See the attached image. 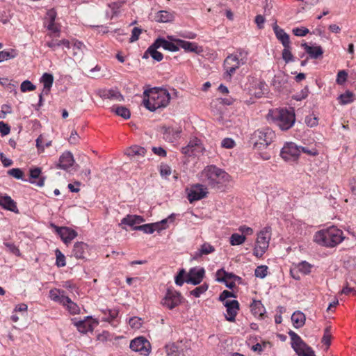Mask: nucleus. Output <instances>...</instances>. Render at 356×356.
I'll use <instances>...</instances> for the list:
<instances>
[{"label": "nucleus", "mask_w": 356, "mask_h": 356, "mask_svg": "<svg viewBox=\"0 0 356 356\" xmlns=\"http://www.w3.org/2000/svg\"><path fill=\"white\" fill-rule=\"evenodd\" d=\"M200 179L212 188L220 189L227 185L231 177L225 170L214 165H207L200 173Z\"/></svg>", "instance_id": "obj_1"}, {"label": "nucleus", "mask_w": 356, "mask_h": 356, "mask_svg": "<svg viewBox=\"0 0 356 356\" xmlns=\"http://www.w3.org/2000/svg\"><path fill=\"white\" fill-rule=\"evenodd\" d=\"M143 105L150 111L165 107L170 100V95L166 89L153 88L143 92Z\"/></svg>", "instance_id": "obj_2"}, {"label": "nucleus", "mask_w": 356, "mask_h": 356, "mask_svg": "<svg viewBox=\"0 0 356 356\" xmlns=\"http://www.w3.org/2000/svg\"><path fill=\"white\" fill-rule=\"evenodd\" d=\"M344 239L343 232L334 226L317 232L314 241L325 247L333 248L339 244Z\"/></svg>", "instance_id": "obj_3"}, {"label": "nucleus", "mask_w": 356, "mask_h": 356, "mask_svg": "<svg viewBox=\"0 0 356 356\" xmlns=\"http://www.w3.org/2000/svg\"><path fill=\"white\" fill-rule=\"evenodd\" d=\"M273 122L282 131L291 129L296 121L293 110L275 108L269 111L268 115Z\"/></svg>", "instance_id": "obj_4"}, {"label": "nucleus", "mask_w": 356, "mask_h": 356, "mask_svg": "<svg viewBox=\"0 0 356 356\" xmlns=\"http://www.w3.org/2000/svg\"><path fill=\"white\" fill-rule=\"evenodd\" d=\"M275 138V133L269 127H264L254 131L250 141L254 148L263 149L266 148Z\"/></svg>", "instance_id": "obj_5"}, {"label": "nucleus", "mask_w": 356, "mask_h": 356, "mask_svg": "<svg viewBox=\"0 0 356 356\" xmlns=\"http://www.w3.org/2000/svg\"><path fill=\"white\" fill-rule=\"evenodd\" d=\"M270 238V227H266L258 233L253 252V254L255 257L257 258H261L264 255V254L268 248Z\"/></svg>", "instance_id": "obj_6"}, {"label": "nucleus", "mask_w": 356, "mask_h": 356, "mask_svg": "<svg viewBox=\"0 0 356 356\" xmlns=\"http://www.w3.org/2000/svg\"><path fill=\"white\" fill-rule=\"evenodd\" d=\"M288 334L291 338V346L298 356H316L312 348L295 332L290 330Z\"/></svg>", "instance_id": "obj_7"}, {"label": "nucleus", "mask_w": 356, "mask_h": 356, "mask_svg": "<svg viewBox=\"0 0 356 356\" xmlns=\"http://www.w3.org/2000/svg\"><path fill=\"white\" fill-rule=\"evenodd\" d=\"M245 61L243 59H239L236 55L231 54L228 56L224 60L223 67L225 70L224 79L230 80L232 75L235 73L241 65H243Z\"/></svg>", "instance_id": "obj_8"}, {"label": "nucleus", "mask_w": 356, "mask_h": 356, "mask_svg": "<svg viewBox=\"0 0 356 356\" xmlns=\"http://www.w3.org/2000/svg\"><path fill=\"white\" fill-rule=\"evenodd\" d=\"M300 154V147L294 143H287L281 150L280 155L285 161H295Z\"/></svg>", "instance_id": "obj_9"}, {"label": "nucleus", "mask_w": 356, "mask_h": 356, "mask_svg": "<svg viewBox=\"0 0 356 356\" xmlns=\"http://www.w3.org/2000/svg\"><path fill=\"white\" fill-rule=\"evenodd\" d=\"M130 348L141 355L147 356L150 352V343L143 337H137L130 343Z\"/></svg>", "instance_id": "obj_10"}, {"label": "nucleus", "mask_w": 356, "mask_h": 356, "mask_svg": "<svg viewBox=\"0 0 356 356\" xmlns=\"http://www.w3.org/2000/svg\"><path fill=\"white\" fill-rule=\"evenodd\" d=\"M168 219L173 220L172 216H170L168 218L162 220L160 222L150 224H145L143 225H138L133 227L134 230L142 231L145 234H152L154 231H161L162 229H165L166 228L164 225H165L168 220Z\"/></svg>", "instance_id": "obj_11"}, {"label": "nucleus", "mask_w": 356, "mask_h": 356, "mask_svg": "<svg viewBox=\"0 0 356 356\" xmlns=\"http://www.w3.org/2000/svg\"><path fill=\"white\" fill-rule=\"evenodd\" d=\"M161 303L170 309H172L181 303V295L176 291L168 289Z\"/></svg>", "instance_id": "obj_12"}, {"label": "nucleus", "mask_w": 356, "mask_h": 356, "mask_svg": "<svg viewBox=\"0 0 356 356\" xmlns=\"http://www.w3.org/2000/svg\"><path fill=\"white\" fill-rule=\"evenodd\" d=\"M207 188L204 185L197 184L191 186L188 194V199L190 202L200 200L207 196Z\"/></svg>", "instance_id": "obj_13"}, {"label": "nucleus", "mask_w": 356, "mask_h": 356, "mask_svg": "<svg viewBox=\"0 0 356 356\" xmlns=\"http://www.w3.org/2000/svg\"><path fill=\"white\" fill-rule=\"evenodd\" d=\"M204 273L205 270L203 268L199 269L195 268H191L187 275L185 282L193 285H197L202 281Z\"/></svg>", "instance_id": "obj_14"}, {"label": "nucleus", "mask_w": 356, "mask_h": 356, "mask_svg": "<svg viewBox=\"0 0 356 356\" xmlns=\"http://www.w3.org/2000/svg\"><path fill=\"white\" fill-rule=\"evenodd\" d=\"M227 308V315L225 318L229 322H234L236 316L239 310V303L237 300H227L224 303Z\"/></svg>", "instance_id": "obj_15"}, {"label": "nucleus", "mask_w": 356, "mask_h": 356, "mask_svg": "<svg viewBox=\"0 0 356 356\" xmlns=\"http://www.w3.org/2000/svg\"><path fill=\"white\" fill-rule=\"evenodd\" d=\"M163 138L165 140L173 143L180 137L181 129L179 127H172L163 126L161 128Z\"/></svg>", "instance_id": "obj_16"}, {"label": "nucleus", "mask_w": 356, "mask_h": 356, "mask_svg": "<svg viewBox=\"0 0 356 356\" xmlns=\"http://www.w3.org/2000/svg\"><path fill=\"white\" fill-rule=\"evenodd\" d=\"M55 228L56 232L59 234L61 239L66 244L70 243L77 236V232L75 230L70 229L69 227H58L55 226Z\"/></svg>", "instance_id": "obj_17"}, {"label": "nucleus", "mask_w": 356, "mask_h": 356, "mask_svg": "<svg viewBox=\"0 0 356 356\" xmlns=\"http://www.w3.org/2000/svg\"><path fill=\"white\" fill-rule=\"evenodd\" d=\"M97 324V321L92 320L90 317H87L83 321H79L74 322V324L76 327L77 330L81 333H87L88 332H92L94 329V325Z\"/></svg>", "instance_id": "obj_18"}, {"label": "nucleus", "mask_w": 356, "mask_h": 356, "mask_svg": "<svg viewBox=\"0 0 356 356\" xmlns=\"http://www.w3.org/2000/svg\"><path fill=\"white\" fill-rule=\"evenodd\" d=\"M74 160L72 154L70 152H65L63 153L57 164V168L67 170L74 164Z\"/></svg>", "instance_id": "obj_19"}, {"label": "nucleus", "mask_w": 356, "mask_h": 356, "mask_svg": "<svg viewBox=\"0 0 356 356\" xmlns=\"http://www.w3.org/2000/svg\"><path fill=\"white\" fill-rule=\"evenodd\" d=\"M160 47V44L155 40L154 43L149 47L147 50L145 52L143 58H147L148 56L150 55L152 58L158 62L162 60L163 56V54L157 51V49Z\"/></svg>", "instance_id": "obj_20"}, {"label": "nucleus", "mask_w": 356, "mask_h": 356, "mask_svg": "<svg viewBox=\"0 0 356 356\" xmlns=\"http://www.w3.org/2000/svg\"><path fill=\"white\" fill-rule=\"evenodd\" d=\"M0 206L15 213H19L16 202L8 195L0 196Z\"/></svg>", "instance_id": "obj_21"}, {"label": "nucleus", "mask_w": 356, "mask_h": 356, "mask_svg": "<svg viewBox=\"0 0 356 356\" xmlns=\"http://www.w3.org/2000/svg\"><path fill=\"white\" fill-rule=\"evenodd\" d=\"M88 245L83 242H76L74 245L72 251V256L78 259H83L85 258V254L88 252Z\"/></svg>", "instance_id": "obj_22"}, {"label": "nucleus", "mask_w": 356, "mask_h": 356, "mask_svg": "<svg viewBox=\"0 0 356 356\" xmlns=\"http://www.w3.org/2000/svg\"><path fill=\"white\" fill-rule=\"evenodd\" d=\"M277 39L280 41L283 47H288L291 44L289 35L276 23L273 26Z\"/></svg>", "instance_id": "obj_23"}, {"label": "nucleus", "mask_w": 356, "mask_h": 356, "mask_svg": "<svg viewBox=\"0 0 356 356\" xmlns=\"http://www.w3.org/2000/svg\"><path fill=\"white\" fill-rule=\"evenodd\" d=\"M41 169L35 168L30 170V180L31 184H34L38 186L42 187L44 184V178L40 177Z\"/></svg>", "instance_id": "obj_24"}, {"label": "nucleus", "mask_w": 356, "mask_h": 356, "mask_svg": "<svg viewBox=\"0 0 356 356\" xmlns=\"http://www.w3.org/2000/svg\"><path fill=\"white\" fill-rule=\"evenodd\" d=\"M145 221L144 218L138 215H127L124 218H123L121 220V222L120 225H127L130 227H135V225H138L141 222H143Z\"/></svg>", "instance_id": "obj_25"}, {"label": "nucleus", "mask_w": 356, "mask_h": 356, "mask_svg": "<svg viewBox=\"0 0 356 356\" xmlns=\"http://www.w3.org/2000/svg\"><path fill=\"white\" fill-rule=\"evenodd\" d=\"M215 251V248L209 243H204L200 248L193 254L194 259H198L203 255H207L213 253Z\"/></svg>", "instance_id": "obj_26"}, {"label": "nucleus", "mask_w": 356, "mask_h": 356, "mask_svg": "<svg viewBox=\"0 0 356 356\" xmlns=\"http://www.w3.org/2000/svg\"><path fill=\"white\" fill-rule=\"evenodd\" d=\"M302 47L312 58H318L323 54V51L321 46L311 47L307 43H302Z\"/></svg>", "instance_id": "obj_27"}, {"label": "nucleus", "mask_w": 356, "mask_h": 356, "mask_svg": "<svg viewBox=\"0 0 356 356\" xmlns=\"http://www.w3.org/2000/svg\"><path fill=\"white\" fill-rule=\"evenodd\" d=\"M67 297L65 295V291L63 290L54 289L49 291V298L54 302H58L61 305L65 304V301H67Z\"/></svg>", "instance_id": "obj_28"}, {"label": "nucleus", "mask_w": 356, "mask_h": 356, "mask_svg": "<svg viewBox=\"0 0 356 356\" xmlns=\"http://www.w3.org/2000/svg\"><path fill=\"white\" fill-rule=\"evenodd\" d=\"M305 315L300 311L294 312L291 316V321L296 329L302 327L305 325Z\"/></svg>", "instance_id": "obj_29"}, {"label": "nucleus", "mask_w": 356, "mask_h": 356, "mask_svg": "<svg viewBox=\"0 0 356 356\" xmlns=\"http://www.w3.org/2000/svg\"><path fill=\"white\" fill-rule=\"evenodd\" d=\"M175 42L177 44L179 48L184 49L186 51L198 53V46L194 42L183 40H175Z\"/></svg>", "instance_id": "obj_30"}, {"label": "nucleus", "mask_w": 356, "mask_h": 356, "mask_svg": "<svg viewBox=\"0 0 356 356\" xmlns=\"http://www.w3.org/2000/svg\"><path fill=\"white\" fill-rule=\"evenodd\" d=\"M40 81L43 83V93L49 94L54 82V76L51 74L44 73L41 77Z\"/></svg>", "instance_id": "obj_31"}, {"label": "nucleus", "mask_w": 356, "mask_h": 356, "mask_svg": "<svg viewBox=\"0 0 356 356\" xmlns=\"http://www.w3.org/2000/svg\"><path fill=\"white\" fill-rule=\"evenodd\" d=\"M46 45L54 51H55L57 47L60 46H63L67 49L70 48V42L67 40H59L58 39H51V40L46 42Z\"/></svg>", "instance_id": "obj_32"}, {"label": "nucleus", "mask_w": 356, "mask_h": 356, "mask_svg": "<svg viewBox=\"0 0 356 356\" xmlns=\"http://www.w3.org/2000/svg\"><path fill=\"white\" fill-rule=\"evenodd\" d=\"M155 19L156 22L161 23L170 22L173 21L174 15L167 10H160L156 13Z\"/></svg>", "instance_id": "obj_33"}, {"label": "nucleus", "mask_w": 356, "mask_h": 356, "mask_svg": "<svg viewBox=\"0 0 356 356\" xmlns=\"http://www.w3.org/2000/svg\"><path fill=\"white\" fill-rule=\"evenodd\" d=\"M125 154L131 158L136 156L144 157L146 154V149L143 147L134 145L128 148Z\"/></svg>", "instance_id": "obj_34"}, {"label": "nucleus", "mask_w": 356, "mask_h": 356, "mask_svg": "<svg viewBox=\"0 0 356 356\" xmlns=\"http://www.w3.org/2000/svg\"><path fill=\"white\" fill-rule=\"evenodd\" d=\"M156 41L157 42L158 44H160V47H163L164 49L165 50H168V51H172V52H175V51H177L179 50V46L177 45V44H175L170 41H168L163 38H157L156 40Z\"/></svg>", "instance_id": "obj_35"}, {"label": "nucleus", "mask_w": 356, "mask_h": 356, "mask_svg": "<svg viewBox=\"0 0 356 356\" xmlns=\"http://www.w3.org/2000/svg\"><path fill=\"white\" fill-rule=\"evenodd\" d=\"M251 311L254 316L263 318L266 312L265 308L260 300H254L250 305Z\"/></svg>", "instance_id": "obj_36"}, {"label": "nucleus", "mask_w": 356, "mask_h": 356, "mask_svg": "<svg viewBox=\"0 0 356 356\" xmlns=\"http://www.w3.org/2000/svg\"><path fill=\"white\" fill-rule=\"evenodd\" d=\"M67 302L65 301V304L62 305L65 307L71 314H79L80 311L79 307L75 302H72L69 297H67Z\"/></svg>", "instance_id": "obj_37"}, {"label": "nucleus", "mask_w": 356, "mask_h": 356, "mask_svg": "<svg viewBox=\"0 0 356 356\" xmlns=\"http://www.w3.org/2000/svg\"><path fill=\"white\" fill-rule=\"evenodd\" d=\"M246 240L244 235H241L237 233L232 234L229 238V243L232 245H238L243 244Z\"/></svg>", "instance_id": "obj_38"}, {"label": "nucleus", "mask_w": 356, "mask_h": 356, "mask_svg": "<svg viewBox=\"0 0 356 356\" xmlns=\"http://www.w3.org/2000/svg\"><path fill=\"white\" fill-rule=\"evenodd\" d=\"M102 312L104 314L102 318L103 321L111 322L118 315V311L117 309H108L106 311H102Z\"/></svg>", "instance_id": "obj_39"}, {"label": "nucleus", "mask_w": 356, "mask_h": 356, "mask_svg": "<svg viewBox=\"0 0 356 356\" xmlns=\"http://www.w3.org/2000/svg\"><path fill=\"white\" fill-rule=\"evenodd\" d=\"M282 56L283 60L286 63H288L289 62H293L294 60V57L291 53V44H288V47H284V49L282 50Z\"/></svg>", "instance_id": "obj_40"}, {"label": "nucleus", "mask_w": 356, "mask_h": 356, "mask_svg": "<svg viewBox=\"0 0 356 356\" xmlns=\"http://www.w3.org/2000/svg\"><path fill=\"white\" fill-rule=\"evenodd\" d=\"M104 96L110 99H115L121 102L124 99L123 96L117 90H108Z\"/></svg>", "instance_id": "obj_41"}, {"label": "nucleus", "mask_w": 356, "mask_h": 356, "mask_svg": "<svg viewBox=\"0 0 356 356\" xmlns=\"http://www.w3.org/2000/svg\"><path fill=\"white\" fill-rule=\"evenodd\" d=\"M17 55V54L14 49H10V51H0V63L8 59L14 58Z\"/></svg>", "instance_id": "obj_42"}, {"label": "nucleus", "mask_w": 356, "mask_h": 356, "mask_svg": "<svg viewBox=\"0 0 356 356\" xmlns=\"http://www.w3.org/2000/svg\"><path fill=\"white\" fill-rule=\"evenodd\" d=\"M341 104L345 105L353 102V94L350 91H346L339 97Z\"/></svg>", "instance_id": "obj_43"}, {"label": "nucleus", "mask_w": 356, "mask_h": 356, "mask_svg": "<svg viewBox=\"0 0 356 356\" xmlns=\"http://www.w3.org/2000/svg\"><path fill=\"white\" fill-rule=\"evenodd\" d=\"M202 149L194 148L192 147H189V145L188 144L186 147H182L181 152L184 154L191 156H197L198 153L201 152Z\"/></svg>", "instance_id": "obj_44"}, {"label": "nucleus", "mask_w": 356, "mask_h": 356, "mask_svg": "<svg viewBox=\"0 0 356 356\" xmlns=\"http://www.w3.org/2000/svg\"><path fill=\"white\" fill-rule=\"evenodd\" d=\"M115 112L118 115L121 116L124 119H129L131 115L129 110L124 106H117Z\"/></svg>", "instance_id": "obj_45"}, {"label": "nucleus", "mask_w": 356, "mask_h": 356, "mask_svg": "<svg viewBox=\"0 0 356 356\" xmlns=\"http://www.w3.org/2000/svg\"><path fill=\"white\" fill-rule=\"evenodd\" d=\"M208 289V285L204 283L197 287H196L195 289L192 290L191 291V294L195 298L200 297L202 294H203L204 292H206Z\"/></svg>", "instance_id": "obj_46"}, {"label": "nucleus", "mask_w": 356, "mask_h": 356, "mask_svg": "<svg viewBox=\"0 0 356 356\" xmlns=\"http://www.w3.org/2000/svg\"><path fill=\"white\" fill-rule=\"evenodd\" d=\"M165 348L168 356H179L178 347L175 343L167 344Z\"/></svg>", "instance_id": "obj_47"}, {"label": "nucleus", "mask_w": 356, "mask_h": 356, "mask_svg": "<svg viewBox=\"0 0 356 356\" xmlns=\"http://www.w3.org/2000/svg\"><path fill=\"white\" fill-rule=\"evenodd\" d=\"M305 122L308 127H314L318 124V118L314 114L306 116Z\"/></svg>", "instance_id": "obj_48"}, {"label": "nucleus", "mask_w": 356, "mask_h": 356, "mask_svg": "<svg viewBox=\"0 0 356 356\" xmlns=\"http://www.w3.org/2000/svg\"><path fill=\"white\" fill-rule=\"evenodd\" d=\"M268 267L264 265L258 266L254 270V275L257 277L264 278L267 275Z\"/></svg>", "instance_id": "obj_49"}, {"label": "nucleus", "mask_w": 356, "mask_h": 356, "mask_svg": "<svg viewBox=\"0 0 356 356\" xmlns=\"http://www.w3.org/2000/svg\"><path fill=\"white\" fill-rule=\"evenodd\" d=\"M56 264L58 267H63L66 265L65 255L58 250H56Z\"/></svg>", "instance_id": "obj_50"}, {"label": "nucleus", "mask_w": 356, "mask_h": 356, "mask_svg": "<svg viewBox=\"0 0 356 356\" xmlns=\"http://www.w3.org/2000/svg\"><path fill=\"white\" fill-rule=\"evenodd\" d=\"M8 174L17 179H23L24 172L19 168H12L8 171Z\"/></svg>", "instance_id": "obj_51"}, {"label": "nucleus", "mask_w": 356, "mask_h": 356, "mask_svg": "<svg viewBox=\"0 0 356 356\" xmlns=\"http://www.w3.org/2000/svg\"><path fill=\"white\" fill-rule=\"evenodd\" d=\"M311 268L312 266L306 261H302L298 266V270L305 275L310 273Z\"/></svg>", "instance_id": "obj_52"}, {"label": "nucleus", "mask_w": 356, "mask_h": 356, "mask_svg": "<svg viewBox=\"0 0 356 356\" xmlns=\"http://www.w3.org/2000/svg\"><path fill=\"white\" fill-rule=\"evenodd\" d=\"M20 89L24 92L26 91H33L35 89V86H34L31 81L26 80L22 83Z\"/></svg>", "instance_id": "obj_53"}, {"label": "nucleus", "mask_w": 356, "mask_h": 356, "mask_svg": "<svg viewBox=\"0 0 356 356\" xmlns=\"http://www.w3.org/2000/svg\"><path fill=\"white\" fill-rule=\"evenodd\" d=\"M83 47H84V45L82 42H79V41L75 42L73 44V51H74L73 55L74 56H81V54L83 52V51H82Z\"/></svg>", "instance_id": "obj_54"}, {"label": "nucleus", "mask_w": 356, "mask_h": 356, "mask_svg": "<svg viewBox=\"0 0 356 356\" xmlns=\"http://www.w3.org/2000/svg\"><path fill=\"white\" fill-rule=\"evenodd\" d=\"M347 77H348L347 72L344 70H341L337 74V77L336 81L338 84L341 85L346 81Z\"/></svg>", "instance_id": "obj_55"}, {"label": "nucleus", "mask_w": 356, "mask_h": 356, "mask_svg": "<svg viewBox=\"0 0 356 356\" xmlns=\"http://www.w3.org/2000/svg\"><path fill=\"white\" fill-rule=\"evenodd\" d=\"M309 33V29L305 27H298L293 29V33L296 36H305Z\"/></svg>", "instance_id": "obj_56"}, {"label": "nucleus", "mask_w": 356, "mask_h": 356, "mask_svg": "<svg viewBox=\"0 0 356 356\" xmlns=\"http://www.w3.org/2000/svg\"><path fill=\"white\" fill-rule=\"evenodd\" d=\"M129 323L132 328L138 329L141 326V318L132 317L129 319Z\"/></svg>", "instance_id": "obj_57"}, {"label": "nucleus", "mask_w": 356, "mask_h": 356, "mask_svg": "<svg viewBox=\"0 0 356 356\" xmlns=\"http://www.w3.org/2000/svg\"><path fill=\"white\" fill-rule=\"evenodd\" d=\"M309 90L307 87H305L301 90L300 93L296 94L293 96V99L297 101H300L305 99L308 96Z\"/></svg>", "instance_id": "obj_58"}, {"label": "nucleus", "mask_w": 356, "mask_h": 356, "mask_svg": "<svg viewBox=\"0 0 356 356\" xmlns=\"http://www.w3.org/2000/svg\"><path fill=\"white\" fill-rule=\"evenodd\" d=\"M330 342H331V335L330 334V327H327L324 331V335L322 338V343L327 346H330Z\"/></svg>", "instance_id": "obj_59"}, {"label": "nucleus", "mask_w": 356, "mask_h": 356, "mask_svg": "<svg viewBox=\"0 0 356 356\" xmlns=\"http://www.w3.org/2000/svg\"><path fill=\"white\" fill-rule=\"evenodd\" d=\"M160 173L162 177H168L171 175V168L166 164H162L160 166Z\"/></svg>", "instance_id": "obj_60"}, {"label": "nucleus", "mask_w": 356, "mask_h": 356, "mask_svg": "<svg viewBox=\"0 0 356 356\" xmlns=\"http://www.w3.org/2000/svg\"><path fill=\"white\" fill-rule=\"evenodd\" d=\"M142 30L138 27H134L131 32V36L130 38V42H134L138 40L139 35L141 33Z\"/></svg>", "instance_id": "obj_61"}, {"label": "nucleus", "mask_w": 356, "mask_h": 356, "mask_svg": "<svg viewBox=\"0 0 356 356\" xmlns=\"http://www.w3.org/2000/svg\"><path fill=\"white\" fill-rule=\"evenodd\" d=\"M185 274L184 269L179 270L177 275L175 277V283L178 286H182L185 280H184V275Z\"/></svg>", "instance_id": "obj_62"}, {"label": "nucleus", "mask_w": 356, "mask_h": 356, "mask_svg": "<svg viewBox=\"0 0 356 356\" xmlns=\"http://www.w3.org/2000/svg\"><path fill=\"white\" fill-rule=\"evenodd\" d=\"M80 137L79 136L76 130H73L71 132L70 136L68 139L70 144L76 145L79 142Z\"/></svg>", "instance_id": "obj_63"}, {"label": "nucleus", "mask_w": 356, "mask_h": 356, "mask_svg": "<svg viewBox=\"0 0 356 356\" xmlns=\"http://www.w3.org/2000/svg\"><path fill=\"white\" fill-rule=\"evenodd\" d=\"M232 297L235 298L236 296L232 292L225 290L220 293V295L219 296V300L222 302H225V301H227L226 300L228 298H232Z\"/></svg>", "instance_id": "obj_64"}]
</instances>
